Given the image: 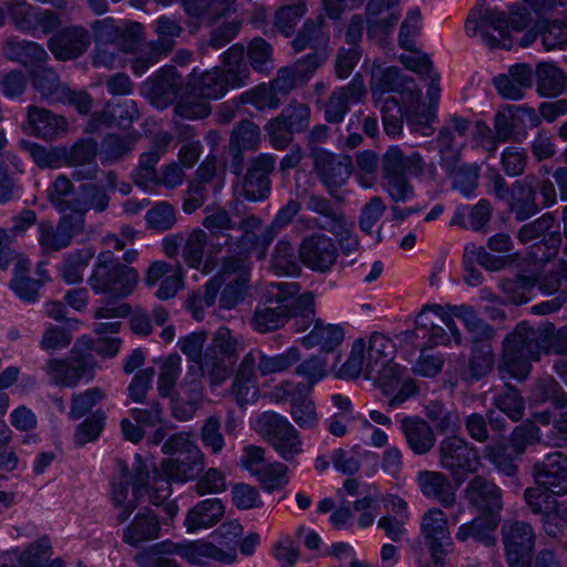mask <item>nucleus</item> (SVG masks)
I'll return each mask as SVG.
<instances>
[{"label":"nucleus","instance_id":"1","mask_svg":"<svg viewBox=\"0 0 567 567\" xmlns=\"http://www.w3.org/2000/svg\"><path fill=\"white\" fill-rule=\"evenodd\" d=\"M547 347L548 327H534L526 321L517 323L503 341L499 374L525 380L530 373L532 361H538Z\"/></svg>","mask_w":567,"mask_h":567},{"label":"nucleus","instance_id":"2","mask_svg":"<svg viewBox=\"0 0 567 567\" xmlns=\"http://www.w3.org/2000/svg\"><path fill=\"white\" fill-rule=\"evenodd\" d=\"M138 278L135 268L122 264L111 251H103L97 255L87 284L95 295L122 299L134 291Z\"/></svg>","mask_w":567,"mask_h":567},{"label":"nucleus","instance_id":"3","mask_svg":"<svg viewBox=\"0 0 567 567\" xmlns=\"http://www.w3.org/2000/svg\"><path fill=\"white\" fill-rule=\"evenodd\" d=\"M120 475L111 482V501L118 509L117 520L124 523L136 509L140 499L147 494L151 499L152 478L141 456H136L133 473L126 464L120 462Z\"/></svg>","mask_w":567,"mask_h":567},{"label":"nucleus","instance_id":"4","mask_svg":"<svg viewBox=\"0 0 567 567\" xmlns=\"http://www.w3.org/2000/svg\"><path fill=\"white\" fill-rule=\"evenodd\" d=\"M298 282L271 284L265 300L257 305L249 323L258 333L280 329L290 319V299L299 292Z\"/></svg>","mask_w":567,"mask_h":567},{"label":"nucleus","instance_id":"5","mask_svg":"<svg viewBox=\"0 0 567 567\" xmlns=\"http://www.w3.org/2000/svg\"><path fill=\"white\" fill-rule=\"evenodd\" d=\"M204 466L202 451L197 454L186 453L163 460L159 465L161 472L154 470L151 475V503L156 506L163 504L172 494V482L186 483L194 480L204 470Z\"/></svg>","mask_w":567,"mask_h":567},{"label":"nucleus","instance_id":"6","mask_svg":"<svg viewBox=\"0 0 567 567\" xmlns=\"http://www.w3.org/2000/svg\"><path fill=\"white\" fill-rule=\"evenodd\" d=\"M257 430L286 462H292L302 452L299 431L278 413H262L257 420Z\"/></svg>","mask_w":567,"mask_h":567},{"label":"nucleus","instance_id":"7","mask_svg":"<svg viewBox=\"0 0 567 567\" xmlns=\"http://www.w3.org/2000/svg\"><path fill=\"white\" fill-rule=\"evenodd\" d=\"M439 464L461 485L470 473L477 472L481 460L477 449L465 439L447 436L439 445Z\"/></svg>","mask_w":567,"mask_h":567},{"label":"nucleus","instance_id":"8","mask_svg":"<svg viewBox=\"0 0 567 567\" xmlns=\"http://www.w3.org/2000/svg\"><path fill=\"white\" fill-rule=\"evenodd\" d=\"M2 9L14 28L25 34L47 35L61 25V19L56 12L32 6L25 0H8Z\"/></svg>","mask_w":567,"mask_h":567},{"label":"nucleus","instance_id":"9","mask_svg":"<svg viewBox=\"0 0 567 567\" xmlns=\"http://www.w3.org/2000/svg\"><path fill=\"white\" fill-rule=\"evenodd\" d=\"M249 76L248 68L239 70L214 68L204 73H197V70L194 69L190 74V84L200 96L217 100L224 96L229 89L247 85Z\"/></svg>","mask_w":567,"mask_h":567},{"label":"nucleus","instance_id":"10","mask_svg":"<svg viewBox=\"0 0 567 567\" xmlns=\"http://www.w3.org/2000/svg\"><path fill=\"white\" fill-rule=\"evenodd\" d=\"M502 539L508 566L529 567L536 542L533 526L520 520L505 522L502 526Z\"/></svg>","mask_w":567,"mask_h":567},{"label":"nucleus","instance_id":"11","mask_svg":"<svg viewBox=\"0 0 567 567\" xmlns=\"http://www.w3.org/2000/svg\"><path fill=\"white\" fill-rule=\"evenodd\" d=\"M250 262L244 259H221L219 276L225 285L219 303L224 309H233L243 302L249 290Z\"/></svg>","mask_w":567,"mask_h":567},{"label":"nucleus","instance_id":"12","mask_svg":"<svg viewBox=\"0 0 567 567\" xmlns=\"http://www.w3.org/2000/svg\"><path fill=\"white\" fill-rule=\"evenodd\" d=\"M421 535L435 565H443L453 545L446 514L437 508L427 509L421 519Z\"/></svg>","mask_w":567,"mask_h":567},{"label":"nucleus","instance_id":"13","mask_svg":"<svg viewBox=\"0 0 567 567\" xmlns=\"http://www.w3.org/2000/svg\"><path fill=\"white\" fill-rule=\"evenodd\" d=\"M48 40V49L58 61H72L82 56L90 48L92 37L86 28L72 24L55 29Z\"/></svg>","mask_w":567,"mask_h":567},{"label":"nucleus","instance_id":"14","mask_svg":"<svg viewBox=\"0 0 567 567\" xmlns=\"http://www.w3.org/2000/svg\"><path fill=\"white\" fill-rule=\"evenodd\" d=\"M310 157L315 173L331 195L351 176L352 161L349 156H337L323 148H313Z\"/></svg>","mask_w":567,"mask_h":567},{"label":"nucleus","instance_id":"15","mask_svg":"<svg viewBox=\"0 0 567 567\" xmlns=\"http://www.w3.org/2000/svg\"><path fill=\"white\" fill-rule=\"evenodd\" d=\"M50 381L55 385L74 388L81 381L94 378L93 365L85 357L72 353L65 359H50L45 365Z\"/></svg>","mask_w":567,"mask_h":567},{"label":"nucleus","instance_id":"16","mask_svg":"<svg viewBox=\"0 0 567 567\" xmlns=\"http://www.w3.org/2000/svg\"><path fill=\"white\" fill-rule=\"evenodd\" d=\"M402 369L394 361L380 365L374 372V380L382 392L390 396L388 408L394 410L408 399L416 394L417 388L412 379L402 380Z\"/></svg>","mask_w":567,"mask_h":567},{"label":"nucleus","instance_id":"17","mask_svg":"<svg viewBox=\"0 0 567 567\" xmlns=\"http://www.w3.org/2000/svg\"><path fill=\"white\" fill-rule=\"evenodd\" d=\"M262 220L255 215H249L240 220L238 229L241 231L240 236L234 239L231 236V244L227 246L228 254L223 259H244L249 261V256L252 251H258L260 258L266 254L269 245L264 243V230L261 229Z\"/></svg>","mask_w":567,"mask_h":567},{"label":"nucleus","instance_id":"18","mask_svg":"<svg viewBox=\"0 0 567 567\" xmlns=\"http://www.w3.org/2000/svg\"><path fill=\"white\" fill-rule=\"evenodd\" d=\"M533 473L536 484L550 491L553 495L567 494V455L563 452L548 453L542 462L534 465Z\"/></svg>","mask_w":567,"mask_h":567},{"label":"nucleus","instance_id":"19","mask_svg":"<svg viewBox=\"0 0 567 567\" xmlns=\"http://www.w3.org/2000/svg\"><path fill=\"white\" fill-rule=\"evenodd\" d=\"M365 93L363 78L357 73L347 85L332 91L324 104V120L328 123H341L348 114L350 105L361 102Z\"/></svg>","mask_w":567,"mask_h":567},{"label":"nucleus","instance_id":"20","mask_svg":"<svg viewBox=\"0 0 567 567\" xmlns=\"http://www.w3.org/2000/svg\"><path fill=\"white\" fill-rule=\"evenodd\" d=\"M276 157L260 154L255 157L243 179L240 195L250 202L262 200L270 193L269 174L274 171Z\"/></svg>","mask_w":567,"mask_h":567},{"label":"nucleus","instance_id":"21","mask_svg":"<svg viewBox=\"0 0 567 567\" xmlns=\"http://www.w3.org/2000/svg\"><path fill=\"white\" fill-rule=\"evenodd\" d=\"M299 256L303 265L311 270L327 272L337 260L338 249L331 238L315 234L301 241Z\"/></svg>","mask_w":567,"mask_h":567},{"label":"nucleus","instance_id":"22","mask_svg":"<svg viewBox=\"0 0 567 567\" xmlns=\"http://www.w3.org/2000/svg\"><path fill=\"white\" fill-rule=\"evenodd\" d=\"M538 185L539 178L534 174H528L523 179L515 181L512 184L511 194L506 202L516 220H527L539 212L536 203Z\"/></svg>","mask_w":567,"mask_h":567},{"label":"nucleus","instance_id":"23","mask_svg":"<svg viewBox=\"0 0 567 567\" xmlns=\"http://www.w3.org/2000/svg\"><path fill=\"white\" fill-rule=\"evenodd\" d=\"M184 86L181 74L174 66H164L153 74L144 84L148 96L158 107L173 103Z\"/></svg>","mask_w":567,"mask_h":567},{"label":"nucleus","instance_id":"24","mask_svg":"<svg viewBox=\"0 0 567 567\" xmlns=\"http://www.w3.org/2000/svg\"><path fill=\"white\" fill-rule=\"evenodd\" d=\"M465 497L477 511L488 515H501L503 493L494 482L483 476L473 477L465 488Z\"/></svg>","mask_w":567,"mask_h":567},{"label":"nucleus","instance_id":"25","mask_svg":"<svg viewBox=\"0 0 567 567\" xmlns=\"http://www.w3.org/2000/svg\"><path fill=\"white\" fill-rule=\"evenodd\" d=\"M301 358L297 347H290L285 352L269 355L260 349H252L243 358L245 362H252L251 370L260 377H267L288 371Z\"/></svg>","mask_w":567,"mask_h":567},{"label":"nucleus","instance_id":"26","mask_svg":"<svg viewBox=\"0 0 567 567\" xmlns=\"http://www.w3.org/2000/svg\"><path fill=\"white\" fill-rule=\"evenodd\" d=\"M416 484L422 495L439 502L443 507L451 508L456 502L455 488L450 478L439 471H420Z\"/></svg>","mask_w":567,"mask_h":567},{"label":"nucleus","instance_id":"27","mask_svg":"<svg viewBox=\"0 0 567 567\" xmlns=\"http://www.w3.org/2000/svg\"><path fill=\"white\" fill-rule=\"evenodd\" d=\"M171 142L172 136L166 132L156 135L151 150L140 156V164L134 173V182L136 185L144 189H150L155 186L157 181L156 165Z\"/></svg>","mask_w":567,"mask_h":567},{"label":"nucleus","instance_id":"28","mask_svg":"<svg viewBox=\"0 0 567 567\" xmlns=\"http://www.w3.org/2000/svg\"><path fill=\"white\" fill-rule=\"evenodd\" d=\"M533 71L527 64L520 63L509 68L506 74H499L493 79L497 93L512 101L524 97L527 89L532 86Z\"/></svg>","mask_w":567,"mask_h":567},{"label":"nucleus","instance_id":"29","mask_svg":"<svg viewBox=\"0 0 567 567\" xmlns=\"http://www.w3.org/2000/svg\"><path fill=\"white\" fill-rule=\"evenodd\" d=\"M400 424L406 445L415 455H426L431 452L436 437L425 420L417 416H404Z\"/></svg>","mask_w":567,"mask_h":567},{"label":"nucleus","instance_id":"30","mask_svg":"<svg viewBox=\"0 0 567 567\" xmlns=\"http://www.w3.org/2000/svg\"><path fill=\"white\" fill-rule=\"evenodd\" d=\"M383 175H411L420 177L425 169V162L419 152L405 155L400 146H390L382 156Z\"/></svg>","mask_w":567,"mask_h":567},{"label":"nucleus","instance_id":"31","mask_svg":"<svg viewBox=\"0 0 567 567\" xmlns=\"http://www.w3.org/2000/svg\"><path fill=\"white\" fill-rule=\"evenodd\" d=\"M225 514V505L219 498H207L190 507L184 525L188 533L206 529L220 522Z\"/></svg>","mask_w":567,"mask_h":567},{"label":"nucleus","instance_id":"32","mask_svg":"<svg viewBox=\"0 0 567 567\" xmlns=\"http://www.w3.org/2000/svg\"><path fill=\"white\" fill-rule=\"evenodd\" d=\"M161 525L157 515L151 509H145L135 515L133 520L124 528V543L138 547L143 543L159 537Z\"/></svg>","mask_w":567,"mask_h":567},{"label":"nucleus","instance_id":"33","mask_svg":"<svg viewBox=\"0 0 567 567\" xmlns=\"http://www.w3.org/2000/svg\"><path fill=\"white\" fill-rule=\"evenodd\" d=\"M27 118L30 131L37 137L44 140L60 136L68 127V122L63 116L38 106H29Z\"/></svg>","mask_w":567,"mask_h":567},{"label":"nucleus","instance_id":"34","mask_svg":"<svg viewBox=\"0 0 567 567\" xmlns=\"http://www.w3.org/2000/svg\"><path fill=\"white\" fill-rule=\"evenodd\" d=\"M251 365V361L241 360L230 388V396L241 408L255 403L260 393L257 374L252 372Z\"/></svg>","mask_w":567,"mask_h":567},{"label":"nucleus","instance_id":"35","mask_svg":"<svg viewBox=\"0 0 567 567\" xmlns=\"http://www.w3.org/2000/svg\"><path fill=\"white\" fill-rule=\"evenodd\" d=\"M138 116L140 112L136 103L133 100H125L114 105L109 104L102 112L94 113L90 118L89 126L91 130H94L101 125L116 124L122 128H126Z\"/></svg>","mask_w":567,"mask_h":567},{"label":"nucleus","instance_id":"36","mask_svg":"<svg viewBox=\"0 0 567 567\" xmlns=\"http://www.w3.org/2000/svg\"><path fill=\"white\" fill-rule=\"evenodd\" d=\"M177 555L192 565H199L205 559H214L227 564L235 561L234 553H225V550L216 545L205 540L181 542Z\"/></svg>","mask_w":567,"mask_h":567},{"label":"nucleus","instance_id":"37","mask_svg":"<svg viewBox=\"0 0 567 567\" xmlns=\"http://www.w3.org/2000/svg\"><path fill=\"white\" fill-rule=\"evenodd\" d=\"M499 522L501 515L484 514L477 516L472 522L463 524L458 527L456 532V539L460 542H466L470 537H472L486 546H493L497 540L495 530Z\"/></svg>","mask_w":567,"mask_h":567},{"label":"nucleus","instance_id":"38","mask_svg":"<svg viewBox=\"0 0 567 567\" xmlns=\"http://www.w3.org/2000/svg\"><path fill=\"white\" fill-rule=\"evenodd\" d=\"M4 53L8 59L30 69L49 61V54L41 44L18 38H11L7 41Z\"/></svg>","mask_w":567,"mask_h":567},{"label":"nucleus","instance_id":"39","mask_svg":"<svg viewBox=\"0 0 567 567\" xmlns=\"http://www.w3.org/2000/svg\"><path fill=\"white\" fill-rule=\"evenodd\" d=\"M344 331L339 324H324L317 320L312 330L300 339L301 344L307 349L320 348L326 352H332L341 344Z\"/></svg>","mask_w":567,"mask_h":567},{"label":"nucleus","instance_id":"40","mask_svg":"<svg viewBox=\"0 0 567 567\" xmlns=\"http://www.w3.org/2000/svg\"><path fill=\"white\" fill-rule=\"evenodd\" d=\"M202 225L210 234L212 250L220 252L223 248L231 244V236L228 231L235 229L237 224L231 219L228 212L218 209L208 214L203 219Z\"/></svg>","mask_w":567,"mask_h":567},{"label":"nucleus","instance_id":"41","mask_svg":"<svg viewBox=\"0 0 567 567\" xmlns=\"http://www.w3.org/2000/svg\"><path fill=\"white\" fill-rule=\"evenodd\" d=\"M29 75L33 87L42 97L52 101H60L65 92V86L61 83L55 70L47 63H39L29 70Z\"/></svg>","mask_w":567,"mask_h":567},{"label":"nucleus","instance_id":"42","mask_svg":"<svg viewBox=\"0 0 567 567\" xmlns=\"http://www.w3.org/2000/svg\"><path fill=\"white\" fill-rule=\"evenodd\" d=\"M489 29L497 31L502 38H505L511 29L509 17L496 9L481 8L478 10V23L473 27V33L480 30L483 41L494 48L498 45L499 41L489 33Z\"/></svg>","mask_w":567,"mask_h":567},{"label":"nucleus","instance_id":"43","mask_svg":"<svg viewBox=\"0 0 567 567\" xmlns=\"http://www.w3.org/2000/svg\"><path fill=\"white\" fill-rule=\"evenodd\" d=\"M395 351V343L389 337L380 332L372 333L369 339L365 379L374 378L380 365L393 362Z\"/></svg>","mask_w":567,"mask_h":567},{"label":"nucleus","instance_id":"44","mask_svg":"<svg viewBox=\"0 0 567 567\" xmlns=\"http://www.w3.org/2000/svg\"><path fill=\"white\" fill-rule=\"evenodd\" d=\"M210 241L209 235L202 228H196L186 237L184 236L182 257L185 264L190 268L198 269L203 264L206 250L216 255L217 252L212 250Z\"/></svg>","mask_w":567,"mask_h":567},{"label":"nucleus","instance_id":"45","mask_svg":"<svg viewBox=\"0 0 567 567\" xmlns=\"http://www.w3.org/2000/svg\"><path fill=\"white\" fill-rule=\"evenodd\" d=\"M537 92L542 96H557L566 86V76L561 69L550 62H542L536 68Z\"/></svg>","mask_w":567,"mask_h":567},{"label":"nucleus","instance_id":"46","mask_svg":"<svg viewBox=\"0 0 567 567\" xmlns=\"http://www.w3.org/2000/svg\"><path fill=\"white\" fill-rule=\"evenodd\" d=\"M306 208L322 217V221L320 224L322 229L341 235L346 224L344 216L342 212L333 208L327 198L318 195H311L308 198Z\"/></svg>","mask_w":567,"mask_h":567},{"label":"nucleus","instance_id":"47","mask_svg":"<svg viewBox=\"0 0 567 567\" xmlns=\"http://www.w3.org/2000/svg\"><path fill=\"white\" fill-rule=\"evenodd\" d=\"M405 79L401 76L399 69L385 68L373 71L371 79V93L373 102L379 105L386 99L385 94L396 93Z\"/></svg>","mask_w":567,"mask_h":567},{"label":"nucleus","instance_id":"48","mask_svg":"<svg viewBox=\"0 0 567 567\" xmlns=\"http://www.w3.org/2000/svg\"><path fill=\"white\" fill-rule=\"evenodd\" d=\"M368 35L388 33L400 18L396 11H386L382 0H371L367 6Z\"/></svg>","mask_w":567,"mask_h":567},{"label":"nucleus","instance_id":"49","mask_svg":"<svg viewBox=\"0 0 567 567\" xmlns=\"http://www.w3.org/2000/svg\"><path fill=\"white\" fill-rule=\"evenodd\" d=\"M92 257L93 252L90 249L74 250L64 255L59 266L63 280L70 285L81 282Z\"/></svg>","mask_w":567,"mask_h":567},{"label":"nucleus","instance_id":"50","mask_svg":"<svg viewBox=\"0 0 567 567\" xmlns=\"http://www.w3.org/2000/svg\"><path fill=\"white\" fill-rule=\"evenodd\" d=\"M530 400L537 404L551 402L557 409L567 406V393L551 377L542 378L534 384Z\"/></svg>","mask_w":567,"mask_h":567},{"label":"nucleus","instance_id":"51","mask_svg":"<svg viewBox=\"0 0 567 567\" xmlns=\"http://www.w3.org/2000/svg\"><path fill=\"white\" fill-rule=\"evenodd\" d=\"M536 278L527 275H518L501 281L499 287L507 300L515 305L529 301L535 292Z\"/></svg>","mask_w":567,"mask_h":567},{"label":"nucleus","instance_id":"52","mask_svg":"<svg viewBox=\"0 0 567 567\" xmlns=\"http://www.w3.org/2000/svg\"><path fill=\"white\" fill-rule=\"evenodd\" d=\"M81 198L75 199L74 212L84 214L93 209L103 213L109 208L110 196L106 190L97 184H84L80 187Z\"/></svg>","mask_w":567,"mask_h":567},{"label":"nucleus","instance_id":"53","mask_svg":"<svg viewBox=\"0 0 567 567\" xmlns=\"http://www.w3.org/2000/svg\"><path fill=\"white\" fill-rule=\"evenodd\" d=\"M315 295L310 291L290 299V318L293 320L296 331H306L312 323H316Z\"/></svg>","mask_w":567,"mask_h":567},{"label":"nucleus","instance_id":"54","mask_svg":"<svg viewBox=\"0 0 567 567\" xmlns=\"http://www.w3.org/2000/svg\"><path fill=\"white\" fill-rule=\"evenodd\" d=\"M260 143V128L249 120L240 121L230 133L229 147L254 152L258 150Z\"/></svg>","mask_w":567,"mask_h":567},{"label":"nucleus","instance_id":"55","mask_svg":"<svg viewBox=\"0 0 567 567\" xmlns=\"http://www.w3.org/2000/svg\"><path fill=\"white\" fill-rule=\"evenodd\" d=\"M137 138V135L133 134L125 136L110 134L105 136L100 151L102 163H112L127 155L133 150Z\"/></svg>","mask_w":567,"mask_h":567},{"label":"nucleus","instance_id":"56","mask_svg":"<svg viewBox=\"0 0 567 567\" xmlns=\"http://www.w3.org/2000/svg\"><path fill=\"white\" fill-rule=\"evenodd\" d=\"M452 178L453 188L470 197L478 185L480 167L477 165L460 164L455 161L453 168L445 169Z\"/></svg>","mask_w":567,"mask_h":567},{"label":"nucleus","instance_id":"57","mask_svg":"<svg viewBox=\"0 0 567 567\" xmlns=\"http://www.w3.org/2000/svg\"><path fill=\"white\" fill-rule=\"evenodd\" d=\"M48 197L51 204L61 213L74 212L75 199L71 181L60 175L48 187Z\"/></svg>","mask_w":567,"mask_h":567},{"label":"nucleus","instance_id":"58","mask_svg":"<svg viewBox=\"0 0 567 567\" xmlns=\"http://www.w3.org/2000/svg\"><path fill=\"white\" fill-rule=\"evenodd\" d=\"M377 106L382 113V122L386 135L391 137L401 135L405 114L400 107L396 96L386 95V99Z\"/></svg>","mask_w":567,"mask_h":567},{"label":"nucleus","instance_id":"59","mask_svg":"<svg viewBox=\"0 0 567 567\" xmlns=\"http://www.w3.org/2000/svg\"><path fill=\"white\" fill-rule=\"evenodd\" d=\"M307 9L303 0H288L275 16L276 27L287 37L291 35Z\"/></svg>","mask_w":567,"mask_h":567},{"label":"nucleus","instance_id":"60","mask_svg":"<svg viewBox=\"0 0 567 567\" xmlns=\"http://www.w3.org/2000/svg\"><path fill=\"white\" fill-rule=\"evenodd\" d=\"M274 49L262 38H254L247 48V55L252 69L257 72L268 74L274 69L272 63Z\"/></svg>","mask_w":567,"mask_h":567},{"label":"nucleus","instance_id":"61","mask_svg":"<svg viewBox=\"0 0 567 567\" xmlns=\"http://www.w3.org/2000/svg\"><path fill=\"white\" fill-rule=\"evenodd\" d=\"M426 416L440 433L455 432L461 425L458 412L440 402H431L426 406Z\"/></svg>","mask_w":567,"mask_h":567},{"label":"nucleus","instance_id":"62","mask_svg":"<svg viewBox=\"0 0 567 567\" xmlns=\"http://www.w3.org/2000/svg\"><path fill=\"white\" fill-rule=\"evenodd\" d=\"M365 342L363 339H357L351 348V351L346 362L337 371V377L340 379L354 380L360 377L361 373L365 377V364L364 358Z\"/></svg>","mask_w":567,"mask_h":567},{"label":"nucleus","instance_id":"63","mask_svg":"<svg viewBox=\"0 0 567 567\" xmlns=\"http://www.w3.org/2000/svg\"><path fill=\"white\" fill-rule=\"evenodd\" d=\"M288 466L280 462L266 463L255 477L267 492L284 488L288 484Z\"/></svg>","mask_w":567,"mask_h":567},{"label":"nucleus","instance_id":"64","mask_svg":"<svg viewBox=\"0 0 567 567\" xmlns=\"http://www.w3.org/2000/svg\"><path fill=\"white\" fill-rule=\"evenodd\" d=\"M154 32L157 35L155 42L163 51L171 53L176 45V39L183 33V27L178 20L162 16L154 21Z\"/></svg>","mask_w":567,"mask_h":567}]
</instances>
